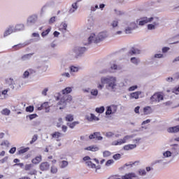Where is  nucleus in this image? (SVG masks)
<instances>
[{
	"instance_id": "nucleus-1",
	"label": "nucleus",
	"mask_w": 179,
	"mask_h": 179,
	"mask_svg": "<svg viewBox=\"0 0 179 179\" xmlns=\"http://www.w3.org/2000/svg\"><path fill=\"white\" fill-rule=\"evenodd\" d=\"M71 92L72 87H67L62 90V94H58V96H56V100H60L57 103V106H62L59 107V110H63V108H65V107H66V103H70V101H72V96L68 95Z\"/></svg>"
},
{
	"instance_id": "nucleus-2",
	"label": "nucleus",
	"mask_w": 179,
	"mask_h": 179,
	"mask_svg": "<svg viewBox=\"0 0 179 179\" xmlns=\"http://www.w3.org/2000/svg\"><path fill=\"white\" fill-rule=\"evenodd\" d=\"M108 85L106 86V89H109V87L111 89V90H114L115 89V86H117V78L115 77H103L101 78V84L99 83L97 85L98 89L99 90H101L104 87V85Z\"/></svg>"
},
{
	"instance_id": "nucleus-3",
	"label": "nucleus",
	"mask_w": 179,
	"mask_h": 179,
	"mask_svg": "<svg viewBox=\"0 0 179 179\" xmlns=\"http://www.w3.org/2000/svg\"><path fill=\"white\" fill-rule=\"evenodd\" d=\"M134 138V135H127L122 139H119L118 141H115L112 143L113 146H118V145H124V143H127V141L129 139H132Z\"/></svg>"
},
{
	"instance_id": "nucleus-4",
	"label": "nucleus",
	"mask_w": 179,
	"mask_h": 179,
	"mask_svg": "<svg viewBox=\"0 0 179 179\" xmlns=\"http://www.w3.org/2000/svg\"><path fill=\"white\" fill-rule=\"evenodd\" d=\"M163 95L160 92H155L151 97V103H159L163 100Z\"/></svg>"
},
{
	"instance_id": "nucleus-5",
	"label": "nucleus",
	"mask_w": 179,
	"mask_h": 179,
	"mask_svg": "<svg viewBox=\"0 0 179 179\" xmlns=\"http://www.w3.org/2000/svg\"><path fill=\"white\" fill-rule=\"evenodd\" d=\"M153 20H155V17H151L150 18H148V17H143L141 18L138 24L139 26H145V24L150 23L153 22Z\"/></svg>"
},
{
	"instance_id": "nucleus-6",
	"label": "nucleus",
	"mask_w": 179,
	"mask_h": 179,
	"mask_svg": "<svg viewBox=\"0 0 179 179\" xmlns=\"http://www.w3.org/2000/svg\"><path fill=\"white\" fill-rule=\"evenodd\" d=\"M117 107L115 105H111L106 108V115H111V114H115L117 113Z\"/></svg>"
},
{
	"instance_id": "nucleus-7",
	"label": "nucleus",
	"mask_w": 179,
	"mask_h": 179,
	"mask_svg": "<svg viewBox=\"0 0 179 179\" xmlns=\"http://www.w3.org/2000/svg\"><path fill=\"white\" fill-rule=\"evenodd\" d=\"M108 36V34H107V32L106 31L100 32L94 40V43H100V41H103L104 38H107Z\"/></svg>"
},
{
	"instance_id": "nucleus-8",
	"label": "nucleus",
	"mask_w": 179,
	"mask_h": 179,
	"mask_svg": "<svg viewBox=\"0 0 179 179\" xmlns=\"http://www.w3.org/2000/svg\"><path fill=\"white\" fill-rule=\"evenodd\" d=\"M38 110L39 111H41V110H45L46 113H49L50 112V104L48 103V102H44L40 106L38 107Z\"/></svg>"
},
{
	"instance_id": "nucleus-9",
	"label": "nucleus",
	"mask_w": 179,
	"mask_h": 179,
	"mask_svg": "<svg viewBox=\"0 0 179 179\" xmlns=\"http://www.w3.org/2000/svg\"><path fill=\"white\" fill-rule=\"evenodd\" d=\"M89 138L90 139H96V141H101L103 139L100 132H94L93 134H90Z\"/></svg>"
},
{
	"instance_id": "nucleus-10",
	"label": "nucleus",
	"mask_w": 179,
	"mask_h": 179,
	"mask_svg": "<svg viewBox=\"0 0 179 179\" xmlns=\"http://www.w3.org/2000/svg\"><path fill=\"white\" fill-rule=\"evenodd\" d=\"M39 169L41 171H47V170L50 169V164L47 162H42L39 166Z\"/></svg>"
},
{
	"instance_id": "nucleus-11",
	"label": "nucleus",
	"mask_w": 179,
	"mask_h": 179,
	"mask_svg": "<svg viewBox=\"0 0 179 179\" xmlns=\"http://www.w3.org/2000/svg\"><path fill=\"white\" fill-rule=\"evenodd\" d=\"M167 132L169 134H178L179 132V125L175 127H171L167 129Z\"/></svg>"
},
{
	"instance_id": "nucleus-12",
	"label": "nucleus",
	"mask_w": 179,
	"mask_h": 179,
	"mask_svg": "<svg viewBox=\"0 0 179 179\" xmlns=\"http://www.w3.org/2000/svg\"><path fill=\"white\" fill-rule=\"evenodd\" d=\"M154 19H155V21L153 22V24H149L148 25V30H155L156 29V26H157V24H159V18L155 17Z\"/></svg>"
},
{
	"instance_id": "nucleus-13",
	"label": "nucleus",
	"mask_w": 179,
	"mask_h": 179,
	"mask_svg": "<svg viewBox=\"0 0 179 179\" xmlns=\"http://www.w3.org/2000/svg\"><path fill=\"white\" fill-rule=\"evenodd\" d=\"M51 136L54 139H56L57 142H59V141H61L60 138L62 136V134L59 131H55L51 134Z\"/></svg>"
},
{
	"instance_id": "nucleus-14",
	"label": "nucleus",
	"mask_w": 179,
	"mask_h": 179,
	"mask_svg": "<svg viewBox=\"0 0 179 179\" xmlns=\"http://www.w3.org/2000/svg\"><path fill=\"white\" fill-rule=\"evenodd\" d=\"M136 178V175L134 173H127L122 176V179H135Z\"/></svg>"
},
{
	"instance_id": "nucleus-15",
	"label": "nucleus",
	"mask_w": 179,
	"mask_h": 179,
	"mask_svg": "<svg viewBox=\"0 0 179 179\" xmlns=\"http://www.w3.org/2000/svg\"><path fill=\"white\" fill-rule=\"evenodd\" d=\"M37 22V15H31L27 20L28 24H31Z\"/></svg>"
},
{
	"instance_id": "nucleus-16",
	"label": "nucleus",
	"mask_w": 179,
	"mask_h": 179,
	"mask_svg": "<svg viewBox=\"0 0 179 179\" xmlns=\"http://www.w3.org/2000/svg\"><path fill=\"white\" fill-rule=\"evenodd\" d=\"M141 94H142V92L137 91V92L131 93L130 97H131V99H139V96H141Z\"/></svg>"
},
{
	"instance_id": "nucleus-17",
	"label": "nucleus",
	"mask_w": 179,
	"mask_h": 179,
	"mask_svg": "<svg viewBox=\"0 0 179 179\" xmlns=\"http://www.w3.org/2000/svg\"><path fill=\"white\" fill-rule=\"evenodd\" d=\"M41 160H43V157L41 155H39L32 159L31 163H33V164H38V163H40Z\"/></svg>"
},
{
	"instance_id": "nucleus-18",
	"label": "nucleus",
	"mask_w": 179,
	"mask_h": 179,
	"mask_svg": "<svg viewBox=\"0 0 179 179\" xmlns=\"http://www.w3.org/2000/svg\"><path fill=\"white\" fill-rule=\"evenodd\" d=\"M84 150H90V152H97L99 150V147H97V145H91L85 148Z\"/></svg>"
},
{
	"instance_id": "nucleus-19",
	"label": "nucleus",
	"mask_w": 179,
	"mask_h": 179,
	"mask_svg": "<svg viewBox=\"0 0 179 179\" xmlns=\"http://www.w3.org/2000/svg\"><path fill=\"white\" fill-rule=\"evenodd\" d=\"M24 47H26V45L23 43H19L17 45H13V49L14 50V51H17L19 50H22V48H24Z\"/></svg>"
},
{
	"instance_id": "nucleus-20",
	"label": "nucleus",
	"mask_w": 179,
	"mask_h": 179,
	"mask_svg": "<svg viewBox=\"0 0 179 179\" xmlns=\"http://www.w3.org/2000/svg\"><path fill=\"white\" fill-rule=\"evenodd\" d=\"M135 148H136V144H129V145H124L123 147V149L124 150H132V149H135Z\"/></svg>"
},
{
	"instance_id": "nucleus-21",
	"label": "nucleus",
	"mask_w": 179,
	"mask_h": 179,
	"mask_svg": "<svg viewBox=\"0 0 179 179\" xmlns=\"http://www.w3.org/2000/svg\"><path fill=\"white\" fill-rule=\"evenodd\" d=\"M80 122L79 121H75L73 122H68L66 125L69 127V128H71V129H73L76 125H79Z\"/></svg>"
},
{
	"instance_id": "nucleus-22",
	"label": "nucleus",
	"mask_w": 179,
	"mask_h": 179,
	"mask_svg": "<svg viewBox=\"0 0 179 179\" xmlns=\"http://www.w3.org/2000/svg\"><path fill=\"white\" fill-rule=\"evenodd\" d=\"M144 115L152 114V108L150 106H146L143 108Z\"/></svg>"
},
{
	"instance_id": "nucleus-23",
	"label": "nucleus",
	"mask_w": 179,
	"mask_h": 179,
	"mask_svg": "<svg viewBox=\"0 0 179 179\" xmlns=\"http://www.w3.org/2000/svg\"><path fill=\"white\" fill-rule=\"evenodd\" d=\"M129 54H130V55H134L135 54H141V50L135 48H131V50L129 52Z\"/></svg>"
},
{
	"instance_id": "nucleus-24",
	"label": "nucleus",
	"mask_w": 179,
	"mask_h": 179,
	"mask_svg": "<svg viewBox=\"0 0 179 179\" xmlns=\"http://www.w3.org/2000/svg\"><path fill=\"white\" fill-rule=\"evenodd\" d=\"M29 149L30 148L29 147H27L25 148H21L17 151V155H23L26 153V152H29Z\"/></svg>"
},
{
	"instance_id": "nucleus-25",
	"label": "nucleus",
	"mask_w": 179,
	"mask_h": 179,
	"mask_svg": "<svg viewBox=\"0 0 179 179\" xmlns=\"http://www.w3.org/2000/svg\"><path fill=\"white\" fill-rule=\"evenodd\" d=\"M73 120H74V117H73V115L72 114H67L65 117V121H66L67 122H72Z\"/></svg>"
},
{
	"instance_id": "nucleus-26",
	"label": "nucleus",
	"mask_w": 179,
	"mask_h": 179,
	"mask_svg": "<svg viewBox=\"0 0 179 179\" xmlns=\"http://www.w3.org/2000/svg\"><path fill=\"white\" fill-rule=\"evenodd\" d=\"M34 72L35 71L33 69H29V71H26L24 72L23 78H29V75H30V73H34Z\"/></svg>"
},
{
	"instance_id": "nucleus-27",
	"label": "nucleus",
	"mask_w": 179,
	"mask_h": 179,
	"mask_svg": "<svg viewBox=\"0 0 179 179\" xmlns=\"http://www.w3.org/2000/svg\"><path fill=\"white\" fill-rule=\"evenodd\" d=\"M13 33V30L12 29V27H9L4 31V37H8L10 34H12Z\"/></svg>"
},
{
	"instance_id": "nucleus-28",
	"label": "nucleus",
	"mask_w": 179,
	"mask_h": 179,
	"mask_svg": "<svg viewBox=\"0 0 179 179\" xmlns=\"http://www.w3.org/2000/svg\"><path fill=\"white\" fill-rule=\"evenodd\" d=\"M24 29V25L23 24H18L15 26V30L17 31H20Z\"/></svg>"
},
{
	"instance_id": "nucleus-29",
	"label": "nucleus",
	"mask_w": 179,
	"mask_h": 179,
	"mask_svg": "<svg viewBox=\"0 0 179 179\" xmlns=\"http://www.w3.org/2000/svg\"><path fill=\"white\" fill-rule=\"evenodd\" d=\"M89 121H99V117H96L94 114L91 113L90 117L88 118Z\"/></svg>"
},
{
	"instance_id": "nucleus-30",
	"label": "nucleus",
	"mask_w": 179,
	"mask_h": 179,
	"mask_svg": "<svg viewBox=\"0 0 179 179\" xmlns=\"http://www.w3.org/2000/svg\"><path fill=\"white\" fill-rule=\"evenodd\" d=\"M50 173L52 174H57L58 173V168L55 166H52L50 168Z\"/></svg>"
},
{
	"instance_id": "nucleus-31",
	"label": "nucleus",
	"mask_w": 179,
	"mask_h": 179,
	"mask_svg": "<svg viewBox=\"0 0 179 179\" xmlns=\"http://www.w3.org/2000/svg\"><path fill=\"white\" fill-rule=\"evenodd\" d=\"M1 114L3 115H9L10 114V110L8 108H4L1 110Z\"/></svg>"
},
{
	"instance_id": "nucleus-32",
	"label": "nucleus",
	"mask_w": 179,
	"mask_h": 179,
	"mask_svg": "<svg viewBox=\"0 0 179 179\" xmlns=\"http://www.w3.org/2000/svg\"><path fill=\"white\" fill-rule=\"evenodd\" d=\"M104 106H101L99 108H96L95 111H96L99 114H103L104 113Z\"/></svg>"
},
{
	"instance_id": "nucleus-33",
	"label": "nucleus",
	"mask_w": 179,
	"mask_h": 179,
	"mask_svg": "<svg viewBox=\"0 0 179 179\" xmlns=\"http://www.w3.org/2000/svg\"><path fill=\"white\" fill-rule=\"evenodd\" d=\"M31 55H33V53L24 55L23 56H22L21 59L22 61H25V59H29V58H30V57H31Z\"/></svg>"
},
{
	"instance_id": "nucleus-34",
	"label": "nucleus",
	"mask_w": 179,
	"mask_h": 179,
	"mask_svg": "<svg viewBox=\"0 0 179 179\" xmlns=\"http://www.w3.org/2000/svg\"><path fill=\"white\" fill-rule=\"evenodd\" d=\"M72 8L73 10H72V9L70 10V13L75 12V10H76V9H78V1H77V2L72 4Z\"/></svg>"
},
{
	"instance_id": "nucleus-35",
	"label": "nucleus",
	"mask_w": 179,
	"mask_h": 179,
	"mask_svg": "<svg viewBox=\"0 0 179 179\" xmlns=\"http://www.w3.org/2000/svg\"><path fill=\"white\" fill-rule=\"evenodd\" d=\"M26 111L27 113H33V111H34V107L33 106H29L26 108Z\"/></svg>"
},
{
	"instance_id": "nucleus-36",
	"label": "nucleus",
	"mask_w": 179,
	"mask_h": 179,
	"mask_svg": "<svg viewBox=\"0 0 179 179\" xmlns=\"http://www.w3.org/2000/svg\"><path fill=\"white\" fill-rule=\"evenodd\" d=\"M32 167H33V164H26L24 166V171H29V170H31Z\"/></svg>"
},
{
	"instance_id": "nucleus-37",
	"label": "nucleus",
	"mask_w": 179,
	"mask_h": 179,
	"mask_svg": "<svg viewBox=\"0 0 179 179\" xmlns=\"http://www.w3.org/2000/svg\"><path fill=\"white\" fill-rule=\"evenodd\" d=\"M50 31H51L50 29H48L45 31H43L41 34L42 37H45V36H47L48 33H50Z\"/></svg>"
},
{
	"instance_id": "nucleus-38",
	"label": "nucleus",
	"mask_w": 179,
	"mask_h": 179,
	"mask_svg": "<svg viewBox=\"0 0 179 179\" xmlns=\"http://www.w3.org/2000/svg\"><path fill=\"white\" fill-rule=\"evenodd\" d=\"M37 139H38V136H37V134L34 135V136H33L32 138H31V141H30V144H31V145H33V143H34V142H36V141H37Z\"/></svg>"
},
{
	"instance_id": "nucleus-39",
	"label": "nucleus",
	"mask_w": 179,
	"mask_h": 179,
	"mask_svg": "<svg viewBox=\"0 0 179 179\" xmlns=\"http://www.w3.org/2000/svg\"><path fill=\"white\" fill-rule=\"evenodd\" d=\"M103 157H108L111 156V152L110 151H104L103 152Z\"/></svg>"
},
{
	"instance_id": "nucleus-40",
	"label": "nucleus",
	"mask_w": 179,
	"mask_h": 179,
	"mask_svg": "<svg viewBox=\"0 0 179 179\" xmlns=\"http://www.w3.org/2000/svg\"><path fill=\"white\" fill-rule=\"evenodd\" d=\"M91 94L92 96H97V94H99V91L97 90V89L92 90Z\"/></svg>"
},
{
	"instance_id": "nucleus-41",
	"label": "nucleus",
	"mask_w": 179,
	"mask_h": 179,
	"mask_svg": "<svg viewBox=\"0 0 179 179\" xmlns=\"http://www.w3.org/2000/svg\"><path fill=\"white\" fill-rule=\"evenodd\" d=\"M111 164H114V160H113V159H109V160H108V161L106 162V166L107 167L111 166Z\"/></svg>"
},
{
	"instance_id": "nucleus-42",
	"label": "nucleus",
	"mask_w": 179,
	"mask_h": 179,
	"mask_svg": "<svg viewBox=\"0 0 179 179\" xmlns=\"http://www.w3.org/2000/svg\"><path fill=\"white\" fill-rule=\"evenodd\" d=\"M70 71H71V72H78V71H79V68H78L76 66H71L70 67Z\"/></svg>"
},
{
	"instance_id": "nucleus-43",
	"label": "nucleus",
	"mask_w": 179,
	"mask_h": 179,
	"mask_svg": "<svg viewBox=\"0 0 179 179\" xmlns=\"http://www.w3.org/2000/svg\"><path fill=\"white\" fill-rule=\"evenodd\" d=\"M131 62L133 64H138L139 63V59H136V57H131Z\"/></svg>"
},
{
	"instance_id": "nucleus-44",
	"label": "nucleus",
	"mask_w": 179,
	"mask_h": 179,
	"mask_svg": "<svg viewBox=\"0 0 179 179\" xmlns=\"http://www.w3.org/2000/svg\"><path fill=\"white\" fill-rule=\"evenodd\" d=\"M68 166V162L67 161H62V165H61V169H65Z\"/></svg>"
},
{
	"instance_id": "nucleus-45",
	"label": "nucleus",
	"mask_w": 179,
	"mask_h": 179,
	"mask_svg": "<svg viewBox=\"0 0 179 179\" xmlns=\"http://www.w3.org/2000/svg\"><path fill=\"white\" fill-rule=\"evenodd\" d=\"M114 160H120L121 159V155L120 154H115L113 155Z\"/></svg>"
},
{
	"instance_id": "nucleus-46",
	"label": "nucleus",
	"mask_w": 179,
	"mask_h": 179,
	"mask_svg": "<svg viewBox=\"0 0 179 179\" xmlns=\"http://www.w3.org/2000/svg\"><path fill=\"white\" fill-rule=\"evenodd\" d=\"M134 29H135V27H134V28L128 27V28L126 29V30H125L126 34H131V31H132V30H134Z\"/></svg>"
},
{
	"instance_id": "nucleus-47",
	"label": "nucleus",
	"mask_w": 179,
	"mask_h": 179,
	"mask_svg": "<svg viewBox=\"0 0 179 179\" xmlns=\"http://www.w3.org/2000/svg\"><path fill=\"white\" fill-rule=\"evenodd\" d=\"M94 34H92L89 38H88V44H90L92 41H93V38H94Z\"/></svg>"
},
{
	"instance_id": "nucleus-48",
	"label": "nucleus",
	"mask_w": 179,
	"mask_h": 179,
	"mask_svg": "<svg viewBox=\"0 0 179 179\" xmlns=\"http://www.w3.org/2000/svg\"><path fill=\"white\" fill-rule=\"evenodd\" d=\"M138 173L140 176H146V171L145 169H140Z\"/></svg>"
},
{
	"instance_id": "nucleus-49",
	"label": "nucleus",
	"mask_w": 179,
	"mask_h": 179,
	"mask_svg": "<svg viewBox=\"0 0 179 179\" xmlns=\"http://www.w3.org/2000/svg\"><path fill=\"white\" fill-rule=\"evenodd\" d=\"M164 157H170V156H171V152L166 151V152H164Z\"/></svg>"
},
{
	"instance_id": "nucleus-50",
	"label": "nucleus",
	"mask_w": 179,
	"mask_h": 179,
	"mask_svg": "<svg viewBox=\"0 0 179 179\" xmlns=\"http://www.w3.org/2000/svg\"><path fill=\"white\" fill-rule=\"evenodd\" d=\"M1 146H9V141H3V142H1Z\"/></svg>"
},
{
	"instance_id": "nucleus-51",
	"label": "nucleus",
	"mask_w": 179,
	"mask_h": 179,
	"mask_svg": "<svg viewBox=\"0 0 179 179\" xmlns=\"http://www.w3.org/2000/svg\"><path fill=\"white\" fill-rule=\"evenodd\" d=\"M8 162V157H5L4 158L0 159V164H3V163H6Z\"/></svg>"
},
{
	"instance_id": "nucleus-52",
	"label": "nucleus",
	"mask_w": 179,
	"mask_h": 179,
	"mask_svg": "<svg viewBox=\"0 0 179 179\" xmlns=\"http://www.w3.org/2000/svg\"><path fill=\"white\" fill-rule=\"evenodd\" d=\"M138 89L137 85L131 86L129 88V92H134V90H136Z\"/></svg>"
},
{
	"instance_id": "nucleus-53",
	"label": "nucleus",
	"mask_w": 179,
	"mask_h": 179,
	"mask_svg": "<svg viewBox=\"0 0 179 179\" xmlns=\"http://www.w3.org/2000/svg\"><path fill=\"white\" fill-rule=\"evenodd\" d=\"M106 136L107 138H111V136H114V133L111 132V131H108L106 134Z\"/></svg>"
},
{
	"instance_id": "nucleus-54",
	"label": "nucleus",
	"mask_w": 179,
	"mask_h": 179,
	"mask_svg": "<svg viewBox=\"0 0 179 179\" xmlns=\"http://www.w3.org/2000/svg\"><path fill=\"white\" fill-rule=\"evenodd\" d=\"M172 92H173L175 94H178V92H179V86L178 87H176Z\"/></svg>"
},
{
	"instance_id": "nucleus-55",
	"label": "nucleus",
	"mask_w": 179,
	"mask_h": 179,
	"mask_svg": "<svg viewBox=\"0 0 179 179\" xmlns=\"http://www.w3.org/2000/svg\"><path fill=\"white\" fill-rule=\"evenodd\" d=\"M15 152H16V147H13L9 150V153H10V155H13Z\"/></svg>"
},
{
	"instance_id": "nucleus-56",
	"label": "nucleus",
	"mask_w": 179,
	"mask_h": 179,
	"mask_svg": "<svg viewBox=\"0 0 179 179\" xmlns=\"http://www.w3.org/2000/svg\"><path fill=\"white\" fill-rule=\"evenodd\" d=\"M37 114H31L29 115V120H34V118H36Z\"/></svg>"
},
{
	"instance_id": "nucleus-57",
	"label": "nucleus",
	"mask_w": 179,
	"mask_h": 179,
	"mask_svg": "<svg viewBox=\"0 0 179 179\" xmlns=\"http://www.w3.org/2000/svg\"><path fill=\"white\" fill-rule=\"evenodd\" d=\"M111 26L113 27H117V26H118V21H113L111 24Z\"/></svg>"
},
{
	"instance_id": "nucleus-58",
	"label": "nucleus",
	"mask_w": 179,
	"mask_h": 179,
	"mask_svg": "<svg viewBox=\"0 0 179 179\" xmlns=\"http://www.w3.org/2000/svg\"><path fill=\"white\" fill-rule=\"evenodd\" d=\"M47 92H48V88H45L42 92L43 96H47Z\"/></svg>"
},
{
	"instance_id": "nucleus-59",
	"label": "nucleus",
	"mask_w": 179,
	"mask_h": 179,
	"mask_svg": "<svg viewBox=\"0 0 179 179\" xmlns=\"http://www.w3.org/2000/svg\"><path fill=\"white\" fill-rule=\"evenodd\" d=\"M169 50H170V48L164 47L162 48V52H164V53L167 52V51H169Z\"/></svg>"
},
{
	"instance_id": "nucleus-60",
	"label": "nucleus",
	"mask_w": 179,
	"mask_h": 179,
	"mask_svg": "<svg viewBox=\"0 0 179 179\" xmlns=\"http://www.w3.org/2000/svg\"><path fill=\"white\" fill-rule=\"evenodd\" d=\"M62 130L63 131V132H66V131H68V127L63 125L62 127Z\"/></svg>"
},
{
	"instance_id": "nucleus-61",
	"label": "nucleus",
	"mask_w": 179,
	"mask_h": 179,
	"mask_svg": "<svg viewBox=\"0 0 179 179\" xmlns=\"http://www.w3.org/2000/svg\"><path fill=\"white\" fill-rule=\"evenodd\" d=\"M141 107L140 106H136L134 109V111L136 113V114H139V110H140Z\"/></svg>"
},
{
	"instance_id": "nucleus-62",
	"label": "nucleus",
	"mask_w": 179,
	"mask_h": 179,
	"mask_svg": "<svg viewBox=\"0 0 179 179\" xmlns=\"http://www.w3.org/2000/svg\"><path fill=\"white\" fill-rule=\"evenodd\" d=\"M155 58H163V55L156 54V55H155Z\"/></svg>"
},
{
	"instance_id": "nucleus-63",
	"label": "nucleus",
	"mask_w": 179,
	"mask_h": 179,
	"mask_svg": "<svg viewBox=\"0 0 179 179\" xmlns=\"http://www.w3.org/2000/svg\"><path fill=\"white\" fill-rule=\"evenodd\" d=\"M54 22H55V17H52L50 20L49 22L50 23H54Z\"/></svg>"
},
{
	"instance_id": "nucleus-64",
	"label": "nucleus",
	"mask_w": 179,
	"mask_h": 179,
	"mask_svg": "<svg viewBox=\"0 0 179 179\" xmlns=\"http://www.w3.org/2000/svg\"><path fill=\"white\" fill-rule=\"evenodd\" d=\"M84 162H87L88 160H90V157L86 156L83 157Z\"/></svg>"
}]
</instances>
